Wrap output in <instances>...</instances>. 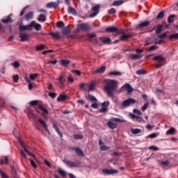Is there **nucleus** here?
Masks as SVG:
<instances>
[{
    "label": "nucleus",
    "mask_w": 178,
    "mask_h": 178,
    "mask_svg": "<svg viewBox=\"0 0 178 178\" xmlns=\"http://www.w3.org/2000/svg\"><path fill=\"white\" fill-rule=\"evenodd\" d=\"M119 88V82L113 79H105L104 90L108 97H113V92Z\"/></svg>",
    "instance_id": "nucleus-1"
},
{
    "label": "nucleus",
    "mask_w": 178,
    "mask_h": 178,
    "mask_svg": "<svg viewBox=\"0 0 178 178\" xmlns=\"http://www.w3.org/2000/svg\"><path fill=\"white\" fill-rule=\"evenodd\" d=\"M25 26H21L20 30H29L30 31L33 30V27H34L36 31H40V30H41V24H38L35 21H32L31 24Z\"/></svg>",
    "instance_id": "nucleus-2"
},
{
    "label": "nucleus",
    "mask_w": 178,
    "mask_h": 178,
    "mask_svg": "<svg viewBox=\"0 0 178 178\" xmlns=\"http://www.w3.org/2000/svg\"><path fill=\"white\" fill-rule=\"evenodd\" d=\"M17 24H19L18 30L19 31V38H21L20 39L21 42H24V41H29V40H30V36H29V35H27L23 32V31H24V30H27V29L20 30L21 27L26 26V25H23L22 23H19V22H17Z\"/></svg>",
    "instance_id": "nucleus-3"
},
{
    "label": "nucleus",
    "mask_w": 178,
    "mask_h": 178,
    "mask_svg": "<svg viewBox=\"0 0 178 178\" xmlns=\"http://www.w3.org/2000/svg\"><path fill=\"white\" fill-rule=\"evenodd\" d=\"M58 84L60 86V88H65V83H66V75L62 74L58 79H57Z\"/></svg>",
    "instance_id": "nucleus-4"
},
{
    "label": "nucleus",
    "mask_w": 178,
    "mask_h": 178,
    "mask_svg": "<svg viewBox=\"0 0 178 178\" xmlns=\"http://www.w3.org/2000/svg\"><path fill=\"white\" fill-rule=\"evenodd\" d=\"M133 104H136V99L129 98L122 102V106H123V108H127V106H130V105H133Z\"/></svg>",
    "instance_id": "nucleus-5"
},
{
    "label": "nucleus",
    "mask_w": 178,
    "mask_h": 178,
    "mask_svg": "<svg viewBox=\"0 0 178 178\" xmlns=\"http://www.w3.org/2000/svg\"><path fill=\"white\" fill-rule=\"evenodd\" d=\"M119 33L123 34L120 36V41H127V40L133 37V35L131 33L126 35L124 34V32H117V35H119Z\"/></svg>",
    "instance_id": "nucleus-6"
},
{
    "label": "nucleus",
    "mask_w": 178,
    "mask_h": 178,
    "mask_svg": "<svg viewBox=\"0 0 178 178\" xmlns=\"http://www.w3.org/2000/svg\"><path fill=\"white\" fill-rule=\"evenodd\" d=\"M13 16V14L8 15L6 18H3L1 19V22L3 23L4 24H8V23H13L14 20L10 17Z\"/></svg>",
    "instance_id": "nucleus-7"
},
{
    "label": "nucleus",
    "mask_w": 178,
    "mask_h": 178,
    "mask_svg": "<svg viewBox=\"0 0 178 178\" xmlns=\"http://www.w3.org/2000/svg\"><path fill=\"white\" fill-rule=\"evenodd\" d=\"M102 173L104 175H117V173H119V171L118 170H113V169H103L102 170Z\"/></svg>",
    "instance_id": "nucleus-8"
},
{
    "label": "nucleus",
    "mask_w": 178,
    "mask_h": 178,
    "mask_svg": "<svg viewBox=\"0 0 178 178\" xmlns=\"http://www.w3.org/2000/svg\"><path fill=\"white\" fill-rule=\"evenodd\" d=\"M99 40L101 41L102 45L109 44L111 43V41H112L111 38L105 36L100 37Z\"/></svg>",
    "instance_id": "nucleus-9"
},
{
    "label": "nucleus",
    "mask_w": 178,
    "mask_h": 178,
    "mask_svg": "<svg viewBox=\"0 0 178 178\" xmlns=\"http://www.w3.org/2000/svg\"><path fill=\"white\" fill-rule=\"evenodd\" d=\"M58 5H59V0L55 2L48 3L46 6V8H47L48 9H53L54 8H57Z\"/></svg>",
    "instance_id": "nucleus-10"
},
{
    "label": "nucleus",
    "mask_w": 178,
    "mask_h": 178,
    "mask_svg": "<svg viewBox=\"0 0 178 178\" xmlns=\"http://www.w3.org/2000/svg\"><path fill=\"white\" fill-rule=\"evenodd\" d=\"M49 35H51L53 38H55L56 40H60L62 38V36L60 35V32L59 31H55V32H50L49 33Z\"/></svg>",
    "instance_id": "nucleus-11"
},
{
    "label": "nucleus",
    "mask_w": 178,
    "mask_h": 178,
    "mask_svg": "<svg viewBox=\"0 0 178 178\" xmlns=\"http://www.w3.org/2000/svg\"><path fill=\"white\" fill-rule=\"evenodd\" d=\"M78 27L80 30H82V31H88V30H90V26L87 24H81Z\"/></svg>",
    "instance_id": "nucleus-12"
},
{
    "label": "nucleus",
    "mask_w": 178,
    "mask_h": 178,
    "mask_svg": "<svg viewBox=\"0 0 178 178\" xmlns=\"http://www.w3.org/2000/svg\"><path fill=\"white\" fill-rule=\"evenodd\" d=\"M149 26V22H143L136 26V29H143V27H148Z\"/></svg>",
    "instance_id": "nucleus-13"
},
{
    "label": "nucleus",
    "mask_w": 178,
    "mask_h": 178,
    "mask_svg": "<svg viewBox=\"0 0 178 178\" xmlns=\"http://www.w3.org/2000/svg\"><path fill=\"white\" fill-rule=\"evenodd\" d=\"M67 165H68V166H70V168H77V166H79V165H80V162H79V161L74 162L72 161H68Z\"/></svg>",
    "instance_id": "nucleus-14"
},
{
    "label": "nucleus",
    "mask_w": 178,
    "mask_h": 178,
    "mask_svg": "<svg viewBox=\"0 0 178 178\" xmlns=\"http://www.w3.org/2000/svg\"><path fill=\"white\" fill-rule=\"evenodd\" d=\"M118 31V27L116 26H108L106 29V33H116Z\"/></svg>",
    "instance_id": "nucleus-15"
},
{
    "label": "nucleus",
    "mask_w": 178,
    "mask_h": 178,
    "mask_svg": "<svg viewBox=\"0 0 178 178\" xmlns=\"http://www.w3.org/2000/svg\"><path fill=\"white\" fill-rule=\"evenodd\" d=\"M122 88H126L128 92H133V88L131 87V84L125 83L123 85Z\"/></svg>",
    "instance_id": "nucleus-16"
},
{
    "label": "nucleus",
    "mask_w": 178,
    "mask_h": 178,
    "mask_svg": "<svg viewBox=\"0 0 178 178\" xmlns=\"http://www.w3.org/2000/svg\"><path fill=\"white\" fill-rule=\"evenodd\" d=\"M53 129H54V130H56V133H58V136H60V138H62V137H63V134H62V132H60V131H59V128H58V124H53L52 125Z\"/></svg>",
    "instance_id": "nucleus-17"
},
{
    "label": "nucleus",
    "mask_w": 178,
    "mask_h": 178,
    "mask_svg": "<svg viewBox=\"0 0 178 178\" xmlns=\"http://www.w3.org/2000/svg\"><path fill=\"white\" fill-rule=\"evenodd\" d=\"M154 62H163V56L162 55L156 56L152 59Z\"/></svg>",
    "instance_id": "nucleus-18"
},
{
    "label": "nucleus",
    "mask_w": 178,
    "mask_h": 178,
    "mask_svg": "<svg viewBox=\"0 0 178 178\" xmlns=\"http://www.w3.org/2000/svg\"><path fill=\"white\" fill-rule=\"evenodd\" d=\"M67 99V95L61 94L60 96L57 98L58 102H62V101H66Z\"/></svg>",
    "instance_id": "nucleus-19"
},
{
    "label": "nucleus",
    "mask_w": 178,
    "mask_h": 178,
    "mask_svg": "<svg viewBox=\"0 0 178 178\" xmlns=\"http://www.w3.org/2000/svg\"><path fill=\"white\" fill-rule=\"evenodd\" d=\"M38 122L42 126L43 129L47 131L48 124H47V122L41 118L38 119Z\"/></svg>",
    "instance_id": "nucleus-20"
},
{
    "label": "nucleus",
    "mask_w": 178,
    "mask_h": 178,
    "mask_svg": "<svg viewBox=\"0 0 178 178\" xmlns=\"http://www.w3.org/2000/svg\"><path fill=\"white\" fill-rule=\"evenodd\" d=\"M130 58L132 60H138V59H141V58H143V56L140 54H131Z\"/></svg>",
    "instance_id": "nucleus-21"
},
{
    "label": "nucleus",
    "mask_w": 178,
    "mask_h": 178,
    "mask_svg": "<svg viewBox=\"0 0 178 178\" xmlns=\"http://www.w3.org/2000/svg\"><path fill=\"white\" fill-rule=\"evenodd\" d=\"M175 133H176V129H175L174 127H172L166 131V136H173V134H175Z\"/></svg>",
    "instance_id": "nucleus-22"
},
{
    "label": "nucleus",
    "mask_w": 178,
    "mask_h": 178,
    "mask_svg": "<svg viewBox=\"0 0 178 178\" xmlns=\"http://www.w3.org/2000/svg\"><path fill=\"white\" fill-rule=\"evenodd\" d=\"M58 173L60 175V176H61V177H66V171H65V170H63V168H59Z\"/></svg>",
    "instance_id": "nucleus-23"
},
{
    "label": "nucleus",
    "mask_w": 178,
    "mask_h": 178,
    "mask_svg": "<svg viewBox=\"0 0 178 178\" xmlns=\"http://www.w3.org/2000/svg\"><path fill=\"white\" fill-rule=\"evenodd\" d=\"M9 162V158L7 156H4V159H0L1 165H8Z\"/></svg>",
    "instance_id": "nucleus-24"
},
{
    "label": "nucleus",
    "mask_w": 178,
    "mask_h": 178,
    "mask_svg": "<svg viewBox=\"0 0 178 178\" xmlns=\"http://www.w3.org/2000/svg\"><path fill=\"white\" fill-rule=\"evenodd\" d=\"M162 30H163V25L158 24L156 26V34H161V33H162Z\"/></svg>",
    "instance_id": "nucleus-25"
},
{
    "label": "nucleus",
    "mask_w": 178,
    "mask_h": 178,
    "mask_svg": "<svg viewBox=\"0 0 178 178\" xmlns=\"http://www.w3.org/2000/svg\"><path fill=\"white\" fill-rule=\"evenodd\" d=\"M75 152L76 154H77V155H79V156H84V153L83 152V150H81L80 147H76Z\"/></svg>",
    "instance_id": "nucleus-26"
},
{
    "label": "nucleus",
    "mask_w": 178,
    "mask_h": 178,
    "mask_svg": "<svg viewBox=\"0 0 178 178\" xmlns=\"http://www.w3.org/2000/svg\"><path fill=\"white\" fill-rule=\"evenodd\" d=\"M24 80L26 81V83H29L28 88L30 91H31V90H33V84L31 83V81H30L27 76L24 78Z\"/></svg>",
    "instance_id": "nucleus-27"
},
{
    "label": "nucleus",
    "mask_w": 178,
    "mask_h": 178,
    "mask_svg": "<svg viewBox=\"0 0 178 178\" xmlns=\"http://www.w3.org/2000/svg\"><path fill=\"white\" fill-rule=\"evenodd\" d=\"M107 126H108V127L110 129H116L118 127V124H115V122H111L109 121L108 123H107Z\"/></svg>",
    "instance_id": "nucleus-28"
},
{
    "label": "nucleus",
    "mask_w": 178,
    "mask_h": 178,
    "mask_svg": "<svg viewBox=\"0 0 178 178\" xmlns=\"http://www.w3.org/2000/svg\"><path fill=\"white\" fill-rule=\"evenodd\" d=\"M68 12L69 13H71V15H73L74 16L77 15V11L76 10V9H74L72 7L68 8Z\"/></svg>",
    "instance_id": "nucleus-29"
},
{
    "label": "nucleus",
    "mask_w": 178,
    "mask_h": 178,
    "mask_svg": "<svg viewBox=\"0 0 178 178\" xmlns=\"http://www.w3.org/2000/svg\"><path fill=\"white\" fill-rule=\"evenodd\" d=\"M123 3H124V1L123 0L115 1L113 3V6H119Z\"/></svg>",
    "instance_id": "nucleus-30"
},
{
    "label": "nucleus",
    "mask_w": 178,
    "mask_h": 178,
    "mask_svg": "<svg viewBox=\"0 0 178 178\" xmlns=\"http://www.w3.org/2000/svg\"><path fill=\"white\" fill-rule=\"evenodd\" d=\"M88 98L89 101H90L91 102H98V99H97L96 97H94V95H88Z\"/></svg>",
    "instance_id": "nucleus-31"
},
{
    "label": "nucleus",
    "mask_w": 178,
    "mask_h": 178,
    "mask_svg": "<svg viewBox=\"0 0 178 178\" xmlns=\"http://www.w3.org/2000/svg\"><path fill=\"white\" fill-rule=\"evenodd\" d=\"M38 22H46L47 21V17L44 15V14H40L39 17L38 18Z\"/></svg>",
    "instance_id": "nucleus-32"
},
{
    "label": "nucleus",
    "mask_w": 178,
    "mask_h": 178,
    "mask_svg": "<svg viewBox=\"0 0 178 178\" xmlns=\"http://www.w3.org/2000/svg\"><path fill=\"white\" fill-rule=\"evenodd\" d=\"M109 76H122V72H118V71H114V72H110L108 73Z\"/></svg>",
    "instance_id": "nucleus-33"
},
{
    "label": "nucleus",
    "mask_w": 178,
    "mask_h": 178,
    "mask_svg": "<svg viewBox=\"0 0 178 178\" xmlns=\"http://www.w3.org/2000/svg\"><path fill=\"white\" fill-rule=\"evenodd\" d=\"M33 16H34V13L30 12L28 14L25 15V19L26 20H30V19H33Z\"/></svg>",
    "instance_id": "nucleus-34"
},
{
    "label": "nucleus",
    "mask_w": 178,
    "mask_h": 178,
    "mask_svg": "<svg viewBox=\"0 0 178 178\" xmlns=\"http://www.w3.org/2000/svg\"><path fill=\"white\" fill-rule=\"evenodd\" d=\"M143 130L140 129H132L131 133L132 134H140V133H142Z\"/></svg>",
    "instance_id": "nucleus-35"
},
{
    "label": "nucleus",
    "mask_w": 178,
    "mask_h": 178,
    "mask_svg": "<svg viewBox=\"0 0 178 178\" xmlns=\"http://www.w3.org/2000/svg\"><path fill=\"white\" fill-rule=\"evenodd\" d=\"M106 70V66H102L99 69L96 70V73H104Z\"/></svg>",
    "instance_id": "nucleus-36"
},
{
    "label": "nucleus",
    "mask_w": 178,
    "mask_h": 178,
    "mask_svg": "<svg viewBox=\"0 0 178 178\" xmlns=\"http://www.w3.org/2000/svg\"><path fill=\"white\" fill-rule=\"evenodd\" d=\"M38 108H39V109H40V111H42V112L44 113L46 115H48L49 112H48L47 109L45 108V107H44V106L40 104L38 106Z\"/></svg>",
    "instance_id": "nucleus-37"
},
{
    "label": "nucleus",
    "mask_w": 178,
    "mask_h": 178,
    "mask_svg": "<svg viewBox=\"0 0 178 178\" xmlns=\"http://www.w3.org/2000/svg\"><path fill=\"white\" fill-rule=\"evenodd\" d=\"M175 17H176V15H170L168 18V23H173V22H175Z\"/></svg>",
    "instance_id": "nucleus-38"
},
{
    "label": "nucleus",
    "mask_w": 178,
    "mask_h": 178,
    "mask_svg": "<svg viewBox=\"0 0 178 178\" xmlns=\"http://www.w3.org/2000/svg\"><path fill=\"white\" fill-rule=\"evenodd\" d=\"M56 26L58 29H63L65 27V23L62 21L57 22Z\"/></svg>",
    "instance_id": "nucleus-39"
},
{
    "label": "nucleus",
    "mask_w": 178,
    "mask_h": 178,
    "mask_svg": "<svg viewBox=\"0 0 178 178\" xmlns=\"http://www.w3.org/2000/svg\"><path fill=\"white\" fill-rule=\"evenodd\" d=\"M100 5L99 4H96L95 6H94L92 8V10H93L94 12H97L98 13H99V8H100Z\"/></svg>",
    "instance_id": "nucleus-40"
},
{
    "label": "nucleus",
    "mask_w": 178,
    "mask_h": 178,
    "mask_svg": "<svg viewBox=\"0 0 178 178\" xmlns=\"http://www.w3.org/2000/svg\"><path fill=\"white\" fill-rule=\"evenodd\" d=\"M163 16H165V11H161L159 13V15L156 17V19H157V20H160V19H162Z\"/></svg>",
    "instance_id": "nucleus-41"
},
{
    "label": "nucleus",
    "mask_w": 178,
    "mask_h": 178,
    "mask_svg": "<svg viewBox=\"0 0 178 178\" xmlns=\"http://www.w3.org/2000/svg\"><path fill=\"white\" fill-rule=\"evenodd\" d=\"M74 140H83V138H84V136L80 134H74Z\"/></svg>",
    "instance_id": "nucleus-42"
},
{
    "label": "nucleus",
    "mask_w": 178,
    "mask_h": 178,
    "mask_svg": "<svg viewBox=\"0 0 178 178\" xmlns=\"http://www.w3.org/2000/svg\"><path fill=\"white\" fill-rule=\"evenodd\" d=\"M170 40H178V33L171 34L169 36Z\"/></svg>",
    "instance_id": "nucleus-43"
},
{
    "label": "nucleus",
    "mask_w": 178,
    "mask_h": 178,
    "mask_svg": "<svg viewBox=\"0 0 178 178\" xmlns=\"http://www.w3.org/2000/svg\"><path fill=\"white\" fill-rule=\"evenodd\" d=\"M138 76H143V74H147V72L143 70H139L136 72Z\"/></svg>",
    "instance_id": "nucleus-44"
},
{
    "label": "nucleus",
    "mask_w": 178,
    "mask_h": 178,
    "mask_svg": "<svg viewBox=\"0 0 178 178\" xmlns=\"http://www.w3.org/2000/svg\"><path fill=\"white\" fill-rule=\"evenodd\" d=\"M112 120L113 122H118V123H124V122H126V120L115 118H113Z\"/></svg>",
    "instance_id": "nucleus-45"
},
{
    "label": "nucleus",
    "mask_w": 178,
    "mask_h": 178,
    "mask_svg": "<svg viewBox=\"0 0 178 178\" xmlns=\"http://www.w3.org/2000/svg\"><path fill=\"white\" fill-rule=\"evenodd\" d=\"M11 66H13L15 69H18V67H20V63H19L17 61H15L11 64Z\"/></svg>",
    "instance_id": "nucleus-46"
},
{
    "label": "nucleus",
    "mask_w": 178,
    "mask_h": 178,
    "mask_svg": "<svg viewBox=\"0 0 178 178\" xmlns=\"http://www.w3.org/2000/svg\"><path fill=\"white\" fill-rule=\"evenodd\" d=\"M74 82V79H73V77H72V75H70L67 77V83L68 84H72Z\"/></svg>",
    "instance_id": "nucleus-47"
},
{
    "label": "nucleus",
    "mask_w": 178,
    "mask_h": 178,
    "mask_svg": "<svg viewBox=\"0 0 178 178\" xmlns=\"http://www.w3.org/2000/svg\"><path fill=\"white\" fill-rule=\"evenodd\" d=\"M108 149H111L109 146L102 145L100 147V151H108Z\"/></svg>",
    "instance_id": "nucleus-48"
},
{
    "label": "nucleus",
    "mask_w": 178,
    "mask_h": 178,
    "mask_svg": "<svg viewBox=\"0 0 178 178\" xmlns=\"http://www.w3.org/2000/svg\"><path fill=\"white\" fill-rule=\"evenodd\" d=\"M22 148H23L24 151L25 152H26V154H28V155H30L31 156H33V158H34V159H35V156H34V154L30 153V152H29V150H27V149H26V147L24 146Z\"/></svg>",
    "instance_id": "nucleus-49"
},
{
    "label": "nucleus",
    "mask_w": 178,
    "mask_h": 178,
    "mask_svg": "<svg viewBox=\"0 0 178 178\" xmlns=\"http://www.w3.org/2000/svg\"><path fill=\"white\" fill-rule=\"evenodd\" d=\"M61 33H62L63 35H64V36L67 35V27L63 28Z\"/></svg>",
    "instance_id": "nucleus-50"
},
{
    "label": "nucleus",
    "mask_w": 178,
    "mask_h": 178,
    "mask_svg": "<svg viewBox=\"0 0 178 178\" xmlns=\"http://www.w3.org/2000/svg\"><path fill=\"white\" fill-rule=\"evenodd\" d=\"M95 89V83L92 82L90 85H89V91H92Z\"/></svg>",
    "instance_id": "nucleus-51"
},
{
    "label": "nucleus",
    "mask_w": 178,
    "mask_h": 178,
    "mask_svg": "<svg viewBox=\"0 0 178 178\" xmlns=\"http://www.w3.org/2000/svg\"><path fill=\"white\" fill-rule=\"evenodd\" d=\"M149 105V104L145 103V104L143 106V107L141 108V111H142L143 112H145V110H146V109H148Z\"/></svg>",
    "instance_id": "nucleus-52"
},
{
    "label": "nucleus",
    "mask_w": 178,
    "mask_h": 178,
    "mask_svg": "<svg viewBox=\"0 0 178 178\" xmlns=\"http://www.w3.org/2000/svg\"><path fill=\"white\" fill-rule=\"evenodd\" d=\"M45 48L44 44H40V46H36V51H42Z\"/></svg>",
    "instance_id": "nucleus-53"
},
{
    "label": "nucleus",
    "mask_w": 178,
    "mask_h": 178,
    "mask_svg": "<svg viewBox=\"0 0 178 178\" xmlns=\"http://www.w3.org/2000/svg\"><path fill=\"white\" fill-rule=\"evenodd\" d=\"M156 94H162L163 95H165V91H163V90L156 88Z\"/></svg>",
    "instance_id": "nucleus-54"
},
{
    "label": "nucleus",
    "mask_w": 178,
    "mask_h": 178,
    "mask_svg": "<svg viewBox=\"0 0 178 178\" xmlns=\"http://www.w3.org/2000/svg\"><path fill=\"white\" fill-rule=\"evenodd\" d=\"M38 76V74H31L30 76H29V79L30 80H35V77H37Z\"/></svg>",
    "instance_id": "nucleus-55"
},
{
    "label": "nucleus",
    "mask_w": 178,
    "mask_h": 178,
    "mask_svg": "<svg viewBox=\"0 0 178 178\" xmlns=\"http://www.w3.org/2000/svg\"><path fill=\"white\" fill-rule=\"evenodd\" d=\"M156 48H158V46L153 45V46H151L150 47H149L148 51L150 52H152V51H155V49H156Z\"/></svg>",
    "instance_id": "nucleus-56"
},
{
    "label": "nucleus",
    "mask_w": 178,
    "mask_h": 178,
    "mask_svg": "<svg viewBox=\"0 0 178 178\" xmlns=\"http://www.w3.org/2000/svg\"><path fill=\"white\" fill-rule=\"evenodd\" d=\"M111 156H120L122 155V153L118 152H113L111 154Z\"/></svg>",
    "instance_id": "nucleus-57"
},
{
    "label": "nucleus",
    "mask_w": 178,
    "mask_h": 178,
    "mask_svg": "<svg viewBox=\"0 0 178 178\" xmlns=\"http://www.w3.org/2000/svg\"><path fill=\"white\" fill-rule=\"evenodd\" d=\"M109 101H107V102H104L102 104V106L103 108H108V106H109Z\"/></svg>",
    "instance_id": "nucleus-58"
},
{
    "label": "nucleus",
    "mask_w": 178,
    "mask_h": 178,
    "mask_svg": "<svg viewBox=\"0 0 178 178\" xmlns=\"http://www.w3.org/2000/svg\"><path fill=\"white\" fill-rule=\"evenodd\" d=\"M60 64L62 66H67V60H60Z\"/></svg>",
    "instance_id": "nucleus-59"
},
{
    "label": "nucleus",
    "mask_w": 178,
    "mask_h": 178,
    "mask_svg": "<svg viewBox=\"0 0 178 178\" xmlns=\"http://www.w3.org/2000/svg\"><path fill=\"white\" fill-rule=\"evenodd\" d=\"M58 94H56V92H50L49 93V97H50L51 98H56Z\"/></svg>",
    "instance_id": "nucleus-60"
},
{
    "label": "nucleus",
    "mask_w": 178,
    "mask_h": 178,
    "mask_svg": "<svg viewBox=\"0 0 178 178\" xmlns=\"http://www.w3.org/2000/svg\"><path fill=\"white\" fill-rule=\"evenodd\" d=\"M133 112H134V113H136L137 115H143V113H141V111H140V110H138L137 108H134L133 110Z\"/></svg>",
    "instance_id": "nucleus-61"
},
{
    "label": "nucleus",
    "mask_w": 178,
    "mask_h": 178,
    "mask_svg": "<svg viewBox=\"0 0 178 178\" xmlns=\"http://www.w3.org/2000/svg\"><path fill=\"white\" fill-rule=\"evenodd\" d=\"M13 81L17 83L19 81V75L16 74L13 76Z\"/></svg>",
    "instance_id": "nucleus-62"
},
{
    "label": "nucleus",
    "mask_w": 178,
    "mask_h": 178,
    "mask_svg": "<svg viewBox=\"0 0 178 178\" xmlns=\"http://www.w3.org/2000/svg\"><path fill=\"white\" fill-rule=\"evenodd\" d=\"M29 161L31 162V165L33 166V168H34V169H35L37 168V164H35V162H34L31 159H29Z\"/></svg>",
    "instance_id": "nucleus-63"
},
{
    "label": "nucleus",
    "mask_w": 178,
    "mask_h": 178,
    "mask_svg": "<svg viewBox=\"0 0 178 178\" xmlns=\"http://www.w3.org/2000/svg\"><path fill=\"white\" fill-rule=\"evenodd\" d=\"M0 174L2 178H9V177H8V175H6V174L2 172L1 170H0Z\"/></svg>",
    "instance_id": "nucleus-64"
}]
</instances>
